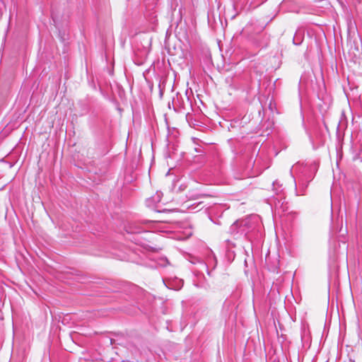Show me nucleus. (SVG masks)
Returning a JSON list of instances; mask_svg holds the SVG:
<instances>
[{"label":"nucleus","mask_w":362,"mask_h":362,"mask_svg":"<svg viewBox=\"0 0 362 362\" xmlns=\"http://www.w3.org/2000/svg\"><path fill=\"white\" fill-rule=\"evenodd\" d=\"M249 221L247 219L235 221L230 227V233L233 235H246L248 232Z\"/></svg>","instance_id":"obj_1"}]
</instances>
